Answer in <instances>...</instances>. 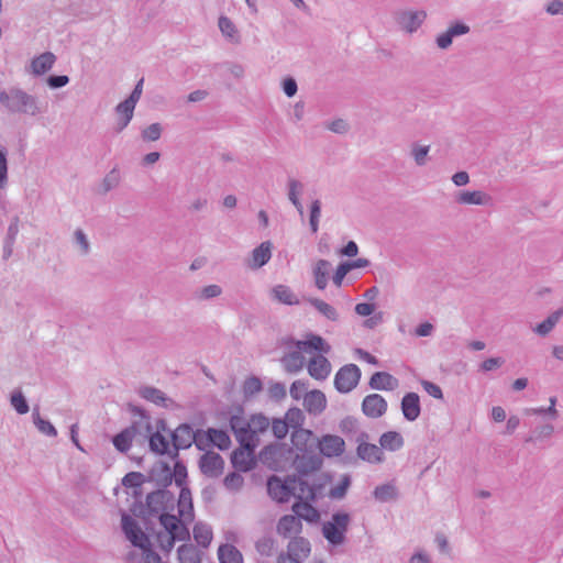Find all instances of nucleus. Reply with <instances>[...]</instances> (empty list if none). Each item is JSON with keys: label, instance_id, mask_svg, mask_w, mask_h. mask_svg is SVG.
Here are the masks:
<instances>
[{"label": "nucleus", "instance_id": "nucleus-17", "mask_svg": "<svg viewBox=\"0 0 563 563\" xmlns=\"http://www.w3.org/2000/svg\"><path fill=\"white\" fill-rule=\"evenodd\" d=\"M368 386L375 390H395L399 380L387 372H375L369 378Z\"/></svg>", "mask_w": 563, "mask_h": 563}, {"label": "nucleus", "instance_id": "nucleus-21", "mask_svg": "<svg viewBox=\"0 0 563 563\" xmlns=\"http://www.w3.org/2000/svg\"><path fill=\"white\" fill-rule=\"evenodd\" d=\"M331 372V364L323 355H317L309 361L308 373L317 380H324Z\"/></svg>", "mask_w": 563, "mask_h": 563}, {"label": "nucleus", "instance_id": "nucleus-4", "mask_svg": "<svg viewBox=\"0 0 563 563\" xmlns=\"http://www.w3.org/2000/svg\"><path fill=\"white\" fill-rule=\"evenodd\" d=\"M147 511L152 517L158 516L162 512L173 511L175 508L174 494L164 488H157L146 495Z\"/></svg>", "mask_w": 563, "mask_h": 563}, {"label": "nucleus", "instance_id": "nucleus-58", "mask_svg": "<svg viewBox=\"0 0 563 563\" xmlns=\"http://www.w3.org/2000/svg\"><path fill=\"white\" fill-rule=\"evenodd\" d=\"M351 485V478L349 475H344L341 479V482L332 487L329 492V496L333 499H342L345 497L346 492Z\"/></svg>", "mask_w": 563, "mask_h": 563}, {"label": "nucleus", "instance_id": "nucleus-63", "mask_svg": "<svg viewBox=\"0 0 563 563\" xmlns=\"http://www.w3.org/2000/svg\"><path fill=\"white\" fill-rule=\"evenodd\" d=\"M222 294V288L219 285L212 284L202 287L197 294V298L200 300H209L216 298Z\"/></svg>", "mask_w": 563, "mask_h": 563}, {"label": "nucleus", "instance_id": "nucleus-42", "mask_svg": "<svg viewBox=\"0 0 563 563\" xmlns=\"http://www.w3.org/2000/svg\"><path fill=\"white\" fill-rule=\"evenodd\" d=\"M307 301L314 307L328 320L336 321L339 318L336 309L319 298H308Z\"/></svg>", "mask_w": 563, "mask_h": 563}, {"label": "nucleus", "instance_id": "nucleus-1", "mask_svg": "<svg viewBox=\"0 0 563 563\" xmlns=\"http://www.w3.org/2000/svg\"><path fill=\"white\" fill-rule=\"evenodd\" d=\"M0 103L11 113L32 117L41 113L37 98L18 87L1 90Z\"/></svg>", "mask_w": 563, "mask_h": 563}, {"label": "nucleus", "instance_id": "nucleus-12", "mask_svg": "<svg viewBox=\"0 0 563 563\" xmlns=\"http://www.w3.org/2000/svg\"><path fill=\"white\" fill-rule=\"evenodd\" d=\"M317 448L320 453L327 457L340 456L345 450L344 440L334 434H325L321 440H317Z\"/></svg>", "mask_w": 563, "mask_h": 563}, {"label": "nucleus", "instance_id": "nucleus-27", "mask_svg": "<svg viewBox=\"0 0 563 563\" xmlns=\"http://www.w3.org/2000/svg\"><path fill=\"white\" fill-rule=\"evenodd\" d=\"M379 444L380 449L395 452L400 450L404 444L405 440L402 435L397 431H387L383 433L379 438Z\"/></svg>", "mask_w": 563, "mask_h": 563}, {"label": "nucleus", "instance_id": "nucleus-46", "mask_svg": "<svg viewBox=\"0 0 563 563\" xmlns=\"http://www.w3.org/2000/svg\"><path fill=\"white\" fill-rule=\"evenodd\" d=\"M33 422L38 431L48 437H56L57 430L55 427L46 419H43L38 412V409H34L33 413Z\"/></svg>", "mask_w": 563, "mask_h": 563}, {"label": "nucleus", "instance_id": "nucleus-2", "mask_svg": "<svg viewBox=\"0 0 563 563\" xmlns=\"http://www.w3.org/2000/svg\"><path fill=\"white\" fill-rule=\"evenodd\" d=\"M294 515H285L277 522V533L284 538H290L294 533H299L302 529L300 518L312 521L318 517V511L309 503H296L292 506Z\"/></svg>", "mask_w": 563, "mask_h": 563}, {"label": "nucleus", "instance_id": "nucleus-7", "mask_svg": "<svg viewBox=\"0 0 563 563\" xmlns=\"http://www.w3.org/2000/svg\"><path fill=\"white\" fill-rule=\"evenodd\" d=\"M196 431L189 423L179 424L174 431H170V440L173 444V453H169L172 460L179 456L180 450L189 449L196 440Z\"/></svg>", "mask_w": 563, "mask_h": 563}, {"label": "nucleus", "instance_id": "nucleus-55", "mask_svg": "<svg viewBox=\"0 0 563 563\" xmlns=\"http://www.w3.org/2000/svg\"><path fill=\"white\" fill-rule=\"evenodd\" d=\"M430 152V145H420L413 143L411 146V156L418 166H424L427 164V156Z\"/></svg>", "mask_w": 563, "mask_h": 563}, {"label": "nucleus", "instance_id": "nucleus-54", "mask_svg": "<svg viewBox=\"0 0 563 563\" xmlns=\"http://www.w3.org/2000/svg\"><path fill=\"white\" fill-rule=\"evenodd\" d=\"M11 405L19 415H25L30 410L27 400L21 390H14L12 393Z\"/></svg>", "mask_w": 563, "mask_h": 563}, {"label": "nucleus", "instance_id": "nucleus-59", "mask_svg": "<svg viewBox=\"0 0 563 563\" xmlns=\"http://www.w3.org/2000/svg\"><path fill=\"white\" fill-rule=\"evenodd\" d=\"M163 128L161 123H152L141 132L142 140L145 142H155L159 140Z\"/></svg>", "mask_w": 563, "mask_h": 563}, {"label": "nucleus", "instance_id": "nucleus-48", "mask_svg": "<svg viewBox=\"0 0 563 563\" xmlns=\"http://www.w3.org/2000/svg\"><path fill=\"white\" fill-rule=\"evenodd\" d=\"M263 389V384L261 379L256 376L247 377L243 383V395L245 399L253 397L255 394L260 393Z\"/></svg>", "mask_w": 563, "mask_h": 563}, {"label": "nucleus", "instance_id": "nucleus-37", "mask_svg": "<svg viewBox=\"0 0 563 563\" xmlns=\"http://www.w3.org/2000/svg\"><path fill=\"white\" fill-rule=\"evenodd\" d=\"M280 361L288 373H297L305 365V357L299 350L286 354Z\"/></svg>", "mask_w": 563, "mask_h": 563}, {"label": "nucleus", "instance_id": "nucleus-15", "mask_svg": "<svg viewBox=\"0 0 563 563\" xmlns=\"http://www.w3.org/2000/svg\"><path fill=\"white\" fill-rule=\"evenodd\" d=\"M400 408L406 420H417L421 413L419 395L413 391L407 393L401 398Z\"/></svg>", "mask_w": 563, "mask_h": 563}, {"label": "nucleus", "instance_id": "nucleus-52", "mask_svg": "<svg viewBox=\"0 0 563 563\" xmlns=\"http://www.w3.org/2000/svg\"><path fill=\"white\" fill-rule=\"evenodd\" d=\"M339 428L343 434L351 439L358 431V421L352 416H346L340 421Z\"/></svg>", "mask_w": 563, "mask_h": 563}, {"label": "nucleus", "instance_id": "nucleus-32", "mask_svg": "<svg viewBox=\"0 0 563 563\" xmlns=\"http://www.w3.org/2000/svg\"><path fill=\"white\" fill-rule=\"evenodd\" d=\"M220 563H243L242 553L233 544H221L218 549Z\"/></svg>", "mask_w": 563, "mask_h": 563}, {"label": "nucleus", "instance_id": "nucleus-9", "mask_svg": "<svg viewBox=\"0 0 563 563\" xmlns=\"http://www.w3.org/2000/svg\"><path fill=\"white\" fill-rule=\"evenodd\" d=\"M427 13L424 11L404 10L396 13V22L401 30L413 33L424 22Z\"/></svg>", "mask_w": 563, "mask_h": 563}, {"label": "nucleus", "instance_id": "nucleus-20", "mask_svg": "<svg viewBox=\"0 0 563 563\" xmlns=\"http://www.w3.org/2000/svg\"><path fill=\"white\" fill-rule=\"evenodd\" d=\"M296 347L303 352L316 351L324 354H328L331 351V346L323 340V338L313 333L308 334L306 340L297 341Z\"/></svg>", "mask_w": 563, "mask_h": 563}, {"label": "nucleus", "instance_id": "nucleus-30", "mask_svg": "<svg viewBox=\"0 0 563 563\" xmlns=\"http://www.w3.org/2000/svg\"><path fill=\"white\" fill-rule=\"evenodd\" d=\"M240 448L245 451H247V455L254 454V450L257 445V438L255 432L251 429V427H247L246 429L242 430L239 433L234 434Z\"/></svg>", "mask_w": 563, "mask_h": 563}, {"label": "nucleus", "instance_id": "nucleus-56", "mask_svg": "<svg viewBox=\"0 0 563 563\" xmlns=\"http://www.w3.org/2000/svg\"><path fill=\"white\" fill-rule=\"evenodd\" d=\"M305 420V416L299 408H290L286 412L285 421L288 423L289 428L297 430L301 428Z\"/></svg>", "mask_w": 563, "mask_h": 563}, {"label": "nucleus", "instance_id": "nucleus-28", "mask_svg": "<svg viewBox=\"0 0 563 563\" xmlns=\"http://www.w3.org/2000/svg\"><path fill=\"white\" fill-rule=\"evenodd\" d=\"M134 439V427H126L112 438V443L115 450L121 453H126Z\"/></svg>", "mask_w": 563, "mask_h": 563}, {"label": "nucleus", "instance_id": "nucleus-64", "mask_svg": "<svg viewBox=\"0 0 563 563\" xmlns=\"http://www.w3.org/2000/svg\"><path fill=\"white\" fill-rule=\"evenodd\" d=\"M243 482L244 479L242 475L236 472L229 473L223 479L224 486L230 490L240 489L243 485Z\"/></svg>", "mask_w": 563, "mask_h": 563}, {"label": "nucleus", "instance_id": "nucleus-11", "mask_svg": "<svg viewBox=\"0 0 563 563\" xmlns=\"http://www.w3.org/2000/svg\"><path fill=\"white\" fill-rule=\"evenodd\" d=\"M388 408L386 399L379 394H369L362 401V412L372 419L383 417Z\"/></svg>", "mask_w": 563, "mask_h": 563}, {"label": "nucleus", "instance_id": "nucleus-40", "mask_svg": "<svg viewBox=\"0 0 563 563\" xmlns=\"http://www.w3.org/2000/svg\"><path fill=\"white\" fill-rule=\"evenodd\" d=\"M194 538L196 540V542L202 547V548H208L212 541V529L209 525L207 523H202V522H197L195 526H194Z\"/></svg>", "mask_w": 563, "mask_h": 563}, {"label": "nucleus", "instance_id": "nucleus-3", "mask_svg": "<svg viewBox=\"0 0 563 563\" xmlns=\"http://www.w3.org/2000/svg\"><path fill=\"white\" fill-rule=\"evenodd\" d=\"M351 516L347 512L336 511L331 519L323 523L322 534L331 545H340L345 542V533L349 530Z\"/></svg>", "mask_w": 563, "mask_h": 563}, {"label": "nucleus", "instance_id": "nucleus-13", "mask_svg": "<svg viewBox=\"0 0 563 563\" xmlns=\"http://www.w3.org/2000/svg\"><path fill=\"white\" fill-rule=\"evenodd\" d=\"M322 465V459L314 451L312 453H302L297 455L294 460V466L299 476H306L314 471H318Z\"/></svg>", "mask_w": 563, "mask_h": 563}, {"label": "nucleus", "instance_id": "nucleus-24", "mask_svg": "<svg viewBox=\"0 0 563 563\" xmlns=\"http://www.w3.org/2000/svg\"><path fill=\"white\" fill-rule=\"evenodd\" d=\"M231 463L240 472H249L255 466L254 454L247 455V451L235 449L231 455Z\"/></svg>", "mask_w": 563, "mask_h": 563}, {"label": "nucleus", "instance_id": "nucleus-22", "mask_svg": "<svg viewBox=\"0 0 563 563\" xmlns=\"http://www.w3.org/2000/svg\"><path fill=\"white\" fill-rule=\"evenodd\" d=\"M356 455L362 461L376 464L384 461V453L380 448L372 443H360L356 448Z\"/></svg>", "mask_w": 563, "mask_h": 563}, {"label": "nucleus", "instance_id": "nucleus-23", "mask_svg": "<svg viewBox=\"0 0 563 563\" xmlns=\"http://www.w3.org/2000/svg\"><path fill=\"white\" fill-rule=\"evenodd\" d=\"M456 202L460 205L486 206L492 202V197L481 190H465L459 194V196L456 197Z\"/></svg>", "mask_w": 563, "mask_h": 563}, {"label": "nucleus", "instance_id": "nucleus-38", "mask_svg": "<svg viewBox=\"0 0 563 563\" xmlns=\"http://www.w3.org/2000/svg\"><path fill=\"white\" fill-rule=\"evenodd\" d=\"M179 563H200L201 558L198 549L191 543L181 544L177 550Z\"/></svg>", "mask_w": 563, "mask_h": 563}, {"label": "nucleus", "instance_id": "nucleus-25", "mask_svg": "<svg viewBox=\"0 0 563 563\" xmlns=\"http://www.w3.org/2000/svg\"><path fill=\"white\" fill-rule=\"evenodd\" d=\"M134 109L135 104L129 103L128 100H123L115 107V112L119 115L115 126L117 132H122L128 126L133 118Z\"/></svg>", "mask_w": 563, "mask_h": 563}, {"label": "nucleus", "instance_id": "nucleus-33", "mask_svg": "<svg viewBox=\"0 0 563 563\" xmlns=\"http://www.w3.org/2000/svg\"><path fill=\"white\" fill-rule=\"evenodd\" d=\"M563 316V306L559 308L558 310L553 311L545 320L538 323L537 327L533 329V331L541 335L545 336L548 335L554 327L560 321L561 317Z\"/></svg>", "mask_w": 563, "mask_h": 563}, {"label": "nucleus", "instance_id": "nucleus-53", "mask_svg": "<svg viewBox=\"0 0 563 563\" xmlns=\"http://www.w3.org/2000/svg\"><path fill=\"white\" fill-rule=\"evenodd\" d=\"M255 548L261 555L272 556L275 549V540L271 536H264L256 541Z\"/></svg>", "mask_w": 563, "mask_h": 563}, {"label": "nucleus", "instance_id": "nucleus-5", "mask_svg": "<svg viewBox=\"0 0 563 563\" xmlns=\"http://www.w3.org/2000/svg\"><path fill=\"white\" fill-rule=\"evenodd\" d=\"M296 483V476H287L285 481H282L276 475H273L267 481V492L278 503H286L295 495Z\"/></svg>", "mask_w": 563, "mask_h": 563}, {"label": "nucleus", "instance_id": "nucleus-49", "mask_svg": "<svg viewBox=\"0 0 563 563\" xmlns=\"http://www.w3.org/2000/svg\"><path fill=\"white\" fill-rule=\"evenodd\" d=\"M139 544H141V547H137V548L142 550L145 559L148 560V562H151V563H161L162 562L161 555L153 550L148 536L141 538Z\"/></svg>", "mask_w": 563, "mask_h": 563}, {"label": "nucleus", "instance_id": "nucleus-39", "mask_svg": "<svg viewBox=\"0 0 563 563\" xmlns=\"http://www.w3.org/2000/svg\"><path fill=\"white\" fill-rule=\"evenodd\" d=\"M207 435H209V442H211V445L217 446L221 451L228 450L231 445V439L223 430L209 428L207 430Z\"/></svg>", "mask_w": 563, "mask_h": 563}, {"label": "nucleus", "instance_id": "nucleus-6", "mask_svg": "<svg viewBox=\"0 0 563 563\" xmlns=\"http://www.w3.org/2000/svg\"><path fill=\"white\" fill-rule=\"evenodd\" d=\"M361 369L355 364L342 366L334 376V387L341 394L352 391L361 379Z\"/></svg>", "mask_w": 563, "mask_h": 563}, {"label": "nucleus", "instance_id": "nucleus-18", "mask_svg": "<svg viewBox=\"0 0 563 563\" xmlns=\"http://www.w3.org/2000/svg\"><path fill=\"white\" fill-rule=\"evenodd\" d=\"M177 508L179 517L185 521H194L195 511H194V503L192 495L189 487H181L179 492V497L177 500Z\"/></svg>", "mask_w": 563, "mask_h": 563}, {"label": "nucleus", "instance_id": "nucleus-8", "mask_svg": "<svg viewBox=\"0 0 563 563\" xmlns=\"http://www.w3.org/2000/svg\"><path fill=\"white\" fill-rule=\"evenodd\" d=\"M199 468L203 475L217 478L223 473L224 460L219 453L209 451L200 456Z\"/></svg>", "mask_w": 563, "mask_h": 563}, {"label": "nucleus", "instance_id": "nucleus-60", "mask_svg": "<svg viewBox=\"0 0 563 563\" xmlns=\"http://www.w3.org/2000/svg\"><path fill=\"white\" fill-rule=\"evenodd\" d=\"M128 409L129 411L134 415V416H139L142 420H144V430H145V433H151V431L153 430V427H152V423H151V417L150 415L146 412L145 409H143L142 407H139L136 405H133V404H129L128 405Z\"/></svg>", "mask_w": 563, "mask_h": 563}, {"label": "nucleus", "instance_id": "nucleus-31", "mask_svg": "<svg viewBox=\"0 0 563 563\" xmlns=\"http://www.w3.org/2000/svg\"><path fill=\"white\" fill-rule=\"evenodd\" d=\"M55 55L51 52H45L41 54L40 56L33 58L31 63L32 71L35 75H43L46 71H48L54 63H55Z\"/></svg>", "mask_w": 563, "mask_h": 563}, {"label": "nucleus", "instance_id": "nucleus-14", "mask_svg": "<svg viewBox=\"0 0 563 563\" xmlns=\"http://www.w3.org/2000/svg\"><path fill=\"white\" fill-rule=\"evenodd\" d=\"M317 440L312 431L303 428L294 430L291 434L292 445L301 453H312L317 448Z\"/></svg>", "mask_w": 563, "mask_h": 563}, {"label": "nucleus", "instance_id": "nucleus-36", "mask_svg": "<svg viewBox=\"0 0 563 563\" xmlns=\"http://www.w3.org/2000/svg\"><path fill=\"white\" fill-rule=\"evenodd\" d=\"M273 299L288 306L298 305L299 300L292 290L286 285H277L272 289Z\"/></svg>", "mask_w": 563, "mask_h": 563}, {"label": "nucleus", "instance_id": "nucleus-51", "mask_svg": "<svg viewBox=\"0 0 563 563\" xmlns=\"http://www.w3.org/2000/svg\"><path fill=\"white\" fill-rule=\"evenodd\" d=\"M145 482L146 476L140 472H130L122 478V485L126 488H141Z\"/></svg>", "mask_w": 563, "mask_h": 563}, {"label": "nucleus", "instance_id": "nucleus-47", "mask_svg": "<svg viewBox=\"0 0 563 563\" xmlns=\"http://www.w3.org/2000/svg\"><path fill=\"white\" fill-rule=\"evenodd\" d=\"M174 461H175L174 471H172V472H173V479L175 481V484L180 488L188 487V485H187L188 473H187L186 465L184 464L183 461L178 460V457Z\"/></svg>", "mask_w": 563, "mask_h": 563}, {"label": "nucleus", "instance_id": "nucleus-61", "mask_svg": "<svg viewBox=\"0 0 563 563\" xmlns=\"http://www.w3.org/2000/svg\"><path fill=\"white\" fill-rule=\"evenodd\" d=\"M128 409L129 411L134 415V416H139L142 420H144V430H145V433H151V431L153 430V427H152V423H151V417L150 415L146 412L145 409H143L142 407H139L136 405H133V404H129L128 405Z\"/></svg>", "mask_w": 563, "mask_h": 563}, {"label": "nucleus", "instance_id": "nucleus-50", "mask_svg": "<svg viewBox=\"0 0 563 563\" xmlns=\"http://www.w3.org/2000/svg\"><path fill=\"white\" fill-rule=\"evenodd\" d=\"M181 519L183 518H180L179 515L175 516L170 514V511L162 512L161 515H158L159 523L163 526V528L168 534L176 530Z\"/></svg>", "mask_w": 563, "mask_h": 563}, {"label": "nucleus", "instance_id": "nucleus-19", "mask_svg": "<svg viewBox=\"0 0 563 563\" xmlns=\"http://www.w3.org/2000/svg\"><path fill=\"white\" fill-rule=\"evenodd\" d=\"M303 406L309 413L318 416L327 407L325 395L319 389H313L305 395Z\"/></svg>", "mask_w": 563, "mask_h": 563}, {"label": "nucleus", "instance_id": "nucleus-44", "mask_svg": "<svg viewBox=\"0 0 563 563\" xmlns=\"http://www.w3.org/2000/svg\"><path fill=\"white\" fill-rule=\"evenodd\" d=\"M130 511L133 516L141 518L144 522L145 529L152 531L153 528L150 526V511H147V503H143L142 500H134V503L130 507Z\"/></svg>", "mask_w": 563, "mask_h": 563}, {"label": "nucleus", "instance_id": "nucleus-41", "mask_svg": "<svg viewBox=\"0 0 563 563\" xmlns=\"http://www.w3.org/2000/svg\"><path fill=\"white\" fill-rule=\"evenodd\" d=\"M373 496L380 503L396 500L398 498V489L390 483L383 484L375 487Z\"/></svg>", "mask_w": 563, "mask_h": 563}, {"label": "nucleus", "instance_id": "nucleus-45", "mask_svg": "<svg viewBox=\"0 0 563 563\" xmlns=\"http://www.w3.org/2000/svg\"><path fill=\"white\" fill-rule=\"evenodd\" d=\"M554 432V426L551 423H545L536 427L531 434L525 439V442H537L543 439H549L552 437Z\"/></svg>", "mask_w": 563, "mask_h": 563}, {"label": "nucleus", "instance_id": "nucleus-57", "mask_svg": "<svg viewBox=\"0 0 563 563\" xmlns=\"http://www.w3.org/2000/svg\"><path fill=\"white\" fill-rule=\"evenodd\" d=\"M120 184V172L113 167L102 180V192L107 194Z\"/></svg>", "mask_w": 563, "mask_h": 563}, {"label": "nucleus", "instance_id": "nucleus-16", "mask_svg": "<svg viewBox=\"0 0 563 563\" xmlns=\"http://www.w3.org/2000/svg\"><path fill=\"white\" fill-rule=\"evenodd\" d=\"M121 525L126 539L132 543V545L141 547V544H139L140 539L147 537V534L142 531L137 522L130 515L123 512Z\"/></svg>", "mask_w": 563, "mask_h": 563}, {"label": "nucleus", "instance_id": "nucleus-35", "mask_svg": "<svg viewBox=\"0 0 563 563\" xmlns=\"http://www.w3.org/2000/svg\"><path fill=\"white\" fill-rule=\"evenodd\" d=\"M311 545L310 542L303 537H296L288 543V553L292 558L299 559L300 554L307 558L310 554Z\"/></svg>", "mask_w": 563, "mask_h": 563}, {"label": "nucleus", "instance_id": "nucleus-34", "mask_svg": "<svg viewBox=\"0 0 563 563\" xmlns=\"http://www.w3.org/2000/svg\"><path fill=\"white\" fill-rule=\"evenodd\" d=\"M140 396L147 401L166 408L170 399L158 388L146 386L140 389Z\"/></svg>", "mask_w": 563, "mask_h": 563}, {"label": "nucleus", "instance_id": "nucleus-10", "mask_svg": "<svg viewBox=\"0 0 563 563\" xmlns=\"http://www.w3.org/2000/svg\"><path fill=\"white\" fill-rule=\"evenodd\" d=\"M146 478L147 482L155 483L158 488L167 489L173 482V472L168 463L157 461L151 467Z\"/></svg>", "mask_w": 563, "mask_h": 563}, {"label": "nucleus", "instance_id": "nucleus-43", "mask_svg": "<svg viewBox=\"0 0 563 563\" xmlns=\"http://www.w3.org/2000/svg\"><path fill=\"white\" fill-rule=\"evenodd\" d=\"M329 266L330 263L327 260H319L313 269L316 286L320 290H323L327 287Z\"/></svg>", "mask_w": 563, "mask_h": 563}, {"label": "nucleus", "instance_id": "nucleus-26", "mask_svg": "<svg viewBox=\"0 0 563 563\" xmlns=\"http://www.w3.org/2000/svg\"><path fill=\"white\" fill-rule=\"evenodd\" d=\"M272 257V243L269 241L262 242L258 246H256L252 251V261L251 264L252 268H261L265 264L268 263V261Z\"/></svg>", "mask_w": 563, "mask_h": 563}, {"label": "nucleus", "instance_id": "nucleus-29", "mask_svg": "<svg viewBox=\"0 0 563 563\" xmlns=\"http://www.w3.org/2000/svg\"><path fill=\"white\" fill-rule=\"evenodd\" d=\"M146 435H148V446L152 452L159 455H169V453H173V451L169 450V441L161 432L151 431V433H146Z\"/></svg>", "mask_w": 563, "mask_h": 563}, {"label": "nucleus", "instance_id": "nucleus-62", "mask_svg": "<svg viewBox=\"0 0 563 563\" xmlns=\"http://www.w3.org/2000/svg\"><path fill=\"white\" fill-rule=\"evenodd\" d=\"M300 477H297L296 487L298 486L301 495H307V498L309 500H314L317 497V489L319 488L316 485H310L306 479H302Z\"/></svg>", "mask_w": 563, "mask_h": 563}]
</instances>
